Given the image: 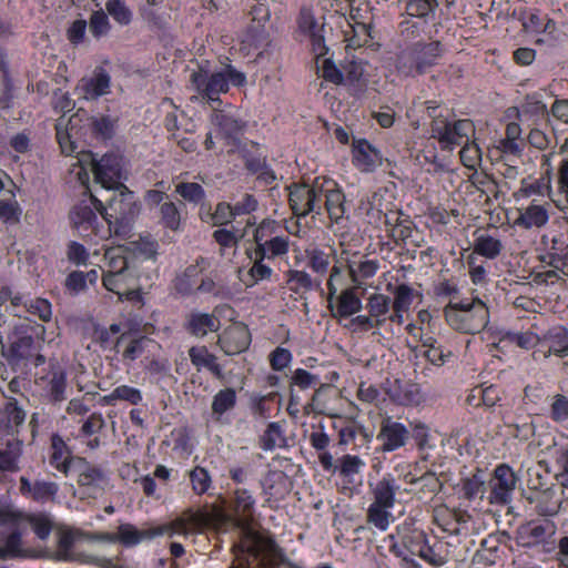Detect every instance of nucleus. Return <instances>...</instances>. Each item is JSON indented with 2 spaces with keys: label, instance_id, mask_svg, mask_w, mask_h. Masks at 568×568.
Masks as SVG:
<instances>
[{
  "label": "nucleus",
  "instance_id": "1",
  "mask_svg": "<svg viewBox=\"0 0 568 568\" xmlns=\"http://www.w3.org/2000/svg\"><path fill=\"white\" fill-rule=\"evenodd\" d=\"M227 508L245 537L235 549L232 568H266L274 559L277 548L274 541L251 529L256 513V499L252 491L239 487L233 490Z\"/></svg>",
  "mask_w": 568,
  "mask_h": 568
},
{
  "label": "nucleus",
  "instance_id": "2",
  "mask_svg": "<svg viewBox=\"0 0 568 568\" xmlns=\"http://www.w3.org/2000/svg\"><path fill=\"white\" fill-rule=\"evenodd\" d=\"M75 162L70 164L71 174H74L79 183L87 185L90 181V172L94 175V181L105 190L124 189L122 183V159L121 156L110 153L100 160L92 152H80L74 159Z\"/></svg>",
  "mask_w": 568,
  "mask_h": 568
},
{
  "label": "nucleus",
  "instance_id": "3",
  "mask_svg": "<svg viewBox=\"0 0 568 568\" xmlns=\"http://www.w3.org/2000/svg\"><path fill=\"white\" fill-rule=\"evenodd\" d=\"M201 516L189 510L173 521L158 527L139 529L132 524H121L116 537H108L109 542H120L125 547H133L144 540H151L159 536H187L201 526Z\"/></svg>",
  "mask_w": 568,
  "mask_h": 568
},
{
  "label": "nucleus",
  "instance_id": "4",
  "mask_svg": "<svg viewBox=\"0 0 568 568\" xmlns=\"http://www.w3.org/2000/svg\"><path fill=\"white\" fill-rule=\"evenodd\" d=\"M368 487L372 503L366 513L367 523L381 531H386L395 520L392 509L396 504V496L400 494V486L392 474L386 473L376 481H369Z\"/></svg>",
  "mask_w": 568,
  "mask_h": 568
},
{
  "label": "nucleus",
  "instance_id": "5",
  "mask_svg": "<svg viewBox=\"0 0 568 568\" xmlns=\"http://www.w3.org/2000/svg\"><path fill=\"white\" fill-rule=\"evenodd\" d=\"M191 82L202 98L217 102L220 94L229 91L230 84L243 87L246 83V77L231 64L219 71H211L205 63L192 73Z\"/></svg>",
  "mask_w": 568,
  "mask_h": 568
},
{
  "label": "nucleus",
  "instance_id": "6",
  "mask_svg": "<svg viewBox=\"0 0 568 568\" xmlns=\"http://www.w3.org/2000/svg\"><path fill=\"white\" fill-rule=\"evenodd\" d=\"M119 193L108 200L109 207L102 201L92 196L97 211L108 223V235L128 237L131 232V220L136 214L133 193L126 187L116 190Z\"/></svg>",
  "mask_w": 568,
  "mask_h": 568
},
{
  "label": "nucleus",
  "instance_id": "7",
  "mask_svg": "<svg viewBox=\"0 0 568 568\" xmlns=\"http://www.w3.org/2000/svg\"><path fill=\"white\" fill-rule=\"evenodd\" d=\"M444 314L449 326L463 333H478L484 329L489 322L488 307L486 303L478 297L450 302L445 307Z\"/></svg>",
  "mask_w": 568,
  "mask_h": 568
},
{
  "label": "nucleus",
  "instance_id": "8",
  "mask_svg": "<svg viewBox=\"0 0 568 568\" xmlns=\"http://www.w3.org/2000/svg\"><path fill=\"white\" fill-rule=\"evenodd\" d=\"M442 55L439 42L415 43L403 50L396 60L397 71L405 77L425 73Z\"/></svg>",
  "mask_w": 568,
  "mask_h": 568
},
{
  "label": "nucleus",
  "instance_id": "9",
  "mask_svg": "<svg viewBox=\"0 0 568 568\" xmlns=\"http://www.w3.org/2000/svg\"><path fill=\"white\" fill-rule=\"evenodd\" d=\"M432 138L436 139L444 151H453L456 146L469 142L475 136L476 129L468 119L449 121L436 116L430 125Z\"/></svg>",
  "mask_w": 568,
  "mask_h": 568
},
{
  "label": "nucleus",
  "instance_id": "10",
  "mask_svg": "<svg viewBox=\"0 0 568 568\" xmlns=\"http://www.w3.org/2000/svg\"><path fill=\"white\" fill-rule=\"evenodd\" d=\"M321 180L312 184H294L290 186V206L296 216L304 217L311 213L321 214Z\"/></svg>",
  "mask_w": 568,
  "mask_h": 568
},
{
  "label": "nucleus",
  "instance_id": "11",
  "mask_svg": "<svg viewBox=\"0 0 568 568\" xmlns=\"http://www.w3.org/2000/svg\"><path fill=\"white\" fill-rule=\"evenodd\" d=\"M9 348H3L2 353L10 364L19 365L24 362L26 365L30 363L34 366H39L44 363V356L38 353L32 336L28 335L26 331H22V327H17L9 336Z\"/></svg>",
  "mask_w": 568,
  "mask_h": 568
},
{
  "label": "nucleus",
  "instance_id": "12",
  "mask_svg": "<svg viewBox=\"0 0 568 568\" xmlns=\"http://www.w3.org/2000/svg\"><path fill=\"white\" fill-rule=\"evenodd\" d=\"M275 226V222L264 221L254 232L255 252L266 260L282 257L288 253V237L273 235Z\"/></svg>",
  "mask_w": 568,
  "mask_h": 568
},
{
  "label": "nucleus",
  "instance_id": "13",
  "mask_svg": "<svg viewBox=\"0 0 568 568\" xmlns=\"http://www.w3.org/2000/svg\"><path fill=\"white\" fill-rule=\"evenodd\" d=\"M518 216L514 221V225L525 230L541 229L549 222L550 204L531 200L527 205L520 204L517 207Z\"/></svg>",
  "mask_w": 568,
  "mask_h": 568
},
{
  "label": "nucleus",
  "instance_id": "14",
  "mask_svg": "<svg viewBox=\"0 0 568 568\" xmlns=\"http://www.w3.org/2000/svg\"><path fill=\"white\" fill-rule=\"evenodd\" d=\"M17 513L8 511L0 515V558L18 557L23 554L20 529L22 525L10 523V516Z\"/></svg>",
  "mask_w": 568,
  "mask_h": 568
},
{
  "label": "nucleus",
  "instance_id": "15",
  "mask_svg": "<svg viewBox=\"0 0 568 568\" xmlns=\"http://www.w3.org/2000/svg\"><path fill=\"white\" fill-rule=\"evenodd\" d=\"M321 209L323 203L332 221L338 222L345 216V195L337 183L332 179L321 180Z\"/></svg>",
  "mask_w": 568,
  "mask_h": 568
},
{
  "label": "nucleus",
  "instance_id": "16",
  "mask_svg": "<svg viewBox=\"0 0 568 568\" xmlns=\"http://www.w3.org/2000/svg\"><path fill=\"white\" fill-rule=\"evenodd\" d=\"M83 535L74 529H60L57 531V546L52 557L59 561H88L78 550Z\"/></svg>",
  "mask_w": 568,
  "mask_h": 568
},
{
  "label": "nucleus",
  "instance_id": "17",
  "mask_svg": "<svg viewBox=\"0 0 568 568\" xmlns=\"http://www.w3.org/2000/svg\"><path fill=\"white\" fill-rule=\"evenodd\" d=\"M111 77L102 69L94 70L92 75L82 78L75 87V93L84 100H98L110 93Z\"/></svg>",
  "mask_w": 568,
  "mask_h": 568
},
{
  "label": "nucleus",
  "instance_id": "18",
  "mask_svg": "<svg viewBox=\"0 0 568 568\" xmlns=\"http://www.w3.org/2000/svg\"><path fill=\"white\" fill-rule=\"evenodd\" d=\"M385 393L392 402L402 406H417L424 402L419 386L409 382L387 381Z\"/></svg>",
  "mask_w": 568,
  "mask_h": 568
},
{
  "label": "nucleus",
  "instance_id": "19",
  "mask_svg": "<svg viewBox=\"0 0 568 568\" xmlns=\"http://www.w3.org/2000/svg\"><path fill=\"white\" fill-rule=\"evenodd\" d=\"M516 481L517 478L509 466H497L494 478L490 480V501L495 504H507L515 490Z\"/></svg>",
  "mask_w": 568,
  "mask_h": 568
},
{
  "label": "nucleus",
  "instance_id": "20",
  "mask_svg": "<svg viewBox=\"0 0 568 568\" xmlns=\"http://www.w3.org/2000/svg\"><path fill=\"white\" fill-rule=\"evenodd\" d=\"M408 436L409 430L404 424L386 417L382 420L377 440L382 443L383 452H394L406 444Z\"/></svg>",
  "mask_w": 568,
  "mask_h": 568
},
{
  "label": "nucleus",
  "instance_id": "21",
  "mask_svg": "<svg viewBox=\"0 0 568 568\" xmlns=\"http://www.w3.org/2000/svg\"><path fill=\"white\" fill-rule=\"evenodd\" d=\"M353 163L362 172H373L382 165L383 156L378 149L365 139L353 140Z\"/></svg>",
  "mask_w": 568,
  "mask_h": 568
},
{
  "label": "nucleus",
  "instance_id": "22",
  "mask_svg": "<svg viewBox=\"0 0 568 568\" xmlns=\"http://www.w3.org/2000/svg\"><path fill=\"white\" fill-rule=\"evenodd\" d=\"M219 343L226 355L240 354L251 343L250 332L242 323H234L220 335Z\"/></svg>",
  "mask_w": 568,
  "mask_h": 568
},
{
  "label": "nucleus",
  "instance_id": "23",
  "mask_svg": "<svg viewBox=\"0 0 568 568\" xmlns=\"http://www.w3.org/2000/svg\"><path fill=\"white\" fill-rule=\"evenodd\" d=\"M548 264L551 268L544 273L546 282H554L561 276H568V244L557 239L552 240V246L548 253Z\"/></svg>",
  "mask_w": 568,
  "mask_h": 568
},
{
  "label": "nucleus",
  "instance_id": "24",
  "mask_svg": "<svg viewBox=\"0 0 568 568\" xmlns=\"http://www.w3.org/2000/svg\"><path fill=\"white\" fill-rule=\"evenodd\" d=\"M97 214L87 203L75 205L70 212L71 224L80 235L87 236L89 235L87 232L91 230L92 233L100 237H108V232L104 234L100 233L97 226Z\"/></svg>",
  "mask_w": 568,
  "mask_h": 568
},
{
  "label": "nucleus",
  "instance_id": "25",
  "mask_svg": "<svg viewBox=\"0 0 568 568\" xmlns=\"http://www.w3.org/2000/svg\"><path fill=\"white\" fill-rule=\"evenodd\" d=\"M10 523L16 525H29L38 538L44 540L47 539L53 528V519L49 514L45 513H34V514H21L17 513V515L10 516Z\"/></svg>",
  "mask_w": 568,
  "mask_h": 568
},
{
  "label": "nucleus",
  "instance_id": "26",
  "mask_svg": "<svg viewBox=\"0 0 568 568\" xmlns=\"http://www.w3.org/2000/svg\"><path fill=\"white\" fill-rule=\"evenodd\" d=\"M300 30L310 37L313 50L317 55L324 53L323 23L317 21L313 12L308 9H302L298 18Z\"/></svg>",
  "mask_w": 568,
  "mask_h": 568
},
{
  "label": "nucleus",
  "instance_id": "27",
  "mask_svg": "<svg viewBox=\"0 0 568 568\" xmlns=\"http://www.w3.org/2000/svg\"><path fill=\"white\" fill-rule=\"evenodd\" d=\"M74 469L78 476V484L88 488L89 494L103 488L105 476L99 468L88 464L82 458H78Z\"/></svg>",
  "mask_w": 568,
  "mask_h": 568
},
{
  "label": "nucleus",
  "instance_id": "28",
  "mask_svg": "<svg viewBox=\"0 0 568 568\" xmlns=\"http://www.w3.org/2000/svg\"><path fill=\"white\" fill-rule=\"evenodd\" d=\"M554 193L552 181L541 176L539 179H525L520 187L514 193L517 203L531 196H551Z\"/></svg>",
  "mask_w": 568,
  "mask_h": 568
},
{
  "label": "nucleus",
  "instance_id": "29",
  "mask_svg": "<svg viewBox=\"0 0 568 568\" xmlns=\"http://www.w3.org/2000/svg\"><path fill=\"white\" fill-rule=\"evenodd\" d=\"M20 483L22 494L29 495L34 500L42 503L53 500L59 490L58 484L53 481L36 480L32 484L27 478L22 477Z\"/></svg>",
  "mask_w": 568,
  "mask_h": 568
},
{
  "label": "nucleus",
  "instance_id": "30",
  "mask_svg": "<svg viewBox=\"0 0 568 568\" xmlns=\"http://www.w3.org/2000/svg\"><path fill=\"white\" fill-rule=\"evenodd\" d=\"M549 452L557 469L556 480L564 489L568 490V439L561 438L555 442Z\"/></svg>",
  "mask_w": 568,
  "mask_h": 568
},
{
  "label": "nucleus",
  "instance_id": "31",
  "mask_svg": "<svg viewBox=\"0 0 568 568\" xmlns=\"http://www.w3.org/2000/svg\"><path fill=\"white\" fill-rule=\"evenodd\" d=\"M161 346L153 339L140 336L130 338L122 352L123 359L135 361L143 355H154Z\"/></svg>",
  "mask_w": 568,
  "mask_h": 568
},
{
  "label": "nucleus",
  "instance_id": "32",
  "mask_svg": "<svg viewBox=\"0 0 568 568\" xmlns=\"http://www.w3.org/2000/svg\"><path fill=\"white\" fill-rule=\"evenodd\" d=\"M51 448L52 454L50 457V464L59 471L68 474L69 470L77 464V459L73 460L71 457L64 440L60 436L53 435L51 438Z\"/></svg>",
  "mask_w": 568,
  "mask_h": 568
},
{
  "label": "nucleus",
  "instance_id": "33",
  "mask_svg": "<svg viewBox=\"0 0 568 568\" xmlns=\"http://www.w3.org/2000/svg\"><path fill=\"white\" fill-rule=\"evenodd\" d=\"M261 485L266 501L283 499L288 491L287 478L281 471H270Z\"/></svg>",
  "mask_w": 568,
  "mask_h": 568
},
{
  "label": "nucleus",
  "instance_id": "34",
  "mask_svg": "<svg viewBox=\"0 0 568 568\" xmlns=\"http://www.w3.org/2000/svg\"><path fill=\"white\" fill-rule=\"evenodd\" d=\"M221 326L220 320L213 314L195 312L190 314L187 329L195 336H204L209 332H216Z\"/></svg>",
  "mask_w": 568,
  "mask_h": 568
},
{
  "label": "nucleus",
  "instance_id": "35",
  "mask_svg": "<svg viewBox=\"0 0 568 568\" xmlns=\"http://www.w3.org/2000/svg\"><path fill=\"white\" fill-rule=\"evenodd\" d=\"M365 466L366 463L359 456L347 454L338 458L335 470L345 481L352 484Z\"/></svg>",
  "mask_w": 568,
  "mask_h": 568
},
{
  "label": "nucleus",
  "instance_id": "36",
  "mask_svg": "<svg viewBox=\"0 0 568 568\" xmlns=\"http://www.w3.org/2000/svg\"><path fill=\"white\" fill-rule=\"evenodd\" d=\"M347 268L352 276L353 282L357 287L363 284V280L374 276L379 268L377 260H349L347 262Z\"/></svg>",
  "mask_w": 568,
  "mask_h": 568
},
{
  "label": "nucleus",
  "instance_id": "37",
  "mask_svg": "<svg viewBox=\"0 0 568 568\" xmlns=\"http://www.w3.org/2000/svg\"><path fill=\"white\" fill-rule=\"evenodd\" d=\"M503 250V243L498 237L483 233L476 236L474 241L475 256L480 255L488 260H495Z\"/></svg>",
  "mask_w": 568,
  "mask_h": 568
},
{
  "label": "nucleus",
  "instance_id": "38",
  "mask_svg": "<svg viewBox=\"0 0 568 568\" xmlns=\"http://www.w3.org/2000/svg\"><path fill=\"white\" fill-rule=\"evenodd\" d=\"M236 392L232 387L220 389L212 399L211 410L212 415L216 420H220L222 416L231 412L236 405Z\"/></svg>",
  "mask_w": 568,
  "mask_h": 568
},
{
  "label": "nucleus",
  "instance_id": "39",
  "mask_svg": "<svg viewBox=\"0 0 568 568\" xmlns=\"http://www.w3.org/2000/svg\"><path fill=\"white\" fill-rule=\"evenodd\" d=\"M422 348L423 355L427 358V361L436 366L446 364L453 356L452 351L444 348L432 336L422 338Z\"/></svg>",
  "mask_w": 568,
  "mask_h": 568
},
{
  "label": "nucleus",
  "instance_id": "40",
  "mask_svg": "<svg viewBox=\"0 0 568 568\" xmlns=\"http://www.w3.org/2000/svg\"><path fill=\"white\" fill-rule=\"evenodd\" d=\"M545 341L548 343L549 349L546 357L551 354L565 357L568 356V331L564 327H555L545 335Z\"/></svg>",
  "mask_w": 568,
  "mask_h": 568
},
{
  "label": "nucleus",
  "instance_id": "41",
  "mask_svg": "<svg viewBox=\"0 0 568 568\" xmlns=\"http://www.w3.org/2000/svg\"><path fill=\"white\" fill-rule=\"evenodd\" d=\"M104 258L106 268L104 274H120L121 272L130 271L126 251L123 246L109 247L105 250Z\"/></svg>",
  "mask_w": 568,
  "mask_h": 568
},
{
  "label": "nucleus",
  "instance_id": "42",
  "mask_svg": "<svg viewBox=\"0 0 568 568\" xmlns=\"http://www.w3.org/2000/svg\"><path fill=\"white\" fill-rule=\"evenodd\" d=\"M189 355L192 364L197 369L206 368L219 377L222 375V367L216 362V357L206 347H192L189 351Z\"/></svg>",
  "mask_w": 568,
  "mask_h": 568
},
{
  "label": "nucleus",
  "instance_id": "43",
  "mask_svg": "<svg viewBox=\"0 0 568 568\" xmlns=\"http://www.w3.org/2000/svg\"><path fill=\"white\" fill-rule=\"evenodd\" d=\"M366 307L377 326H383L392 307L390 298L384 294L375 293L369 296Z\"/></svg>",
  "mask_w": 568,
  "mask_h": 568
},
{
  "label": "nucleus",
  "instance_id": "44",
  "mask_svg": "<svg viewBox=\"0 0 568 568\" xmlns=\"http://www.w3.org/2000/svg\"><path fill=\"white\" fill-rule=\"evenodd\" d=\"M556 196L554 200L560 210H568V155L564 158L557 169Z\"/></svg>",
  "mask_w": 568,
  "mask_h": 568
},
{
  "label": "nucleus",
  "instance_id": "45",
  "mask_svg": "<svg viewBox=\"0 0 568 568\" xmlns=\"http://www.w3.org/2000/svg\"><path fill=\"white\" fill-rule=\"evenodd\" d=\"M21 455V443L18 439H9L4 447H0V470L17 471Z\"/></svg>",
  "mask_w": 568,
  "mask_h": 568
},
{
  "label": "nucleus",
  "instance_id": "46",
  "mask_svg": "<svg viewBox=\"0 0 568 568\" xmlns=\"http://www.w3.org/2000/svg\"><path fill=\"white\" fill-rule=\"evenodd\" d=\"M523 26L527 32L535 34L552 33L556 29L555 22L539 11L530 12L525 18Z\"/></svg>",
  "mask_w": 568,
  "mask_h": 568
},
{
  "label": "nucleus",
  "instance_id": "47",
  "mask_svg": "<svg viewBox=\"0 0 568 568\" xmlns=\"http://www.w3.org/2000/svg\"><path fill=\"white\" fill-rule=\"evenodd\" d=\"M362 310V301L356 295L354 288L345 290L341 293L336 305V315L349 317Z\"/></svg>",
  "mask_w": 568,
  "mask_h": 568
},
{
  "label": "nucleus",
  "instance_id": "48",
  "mask_svg": "<svg viewBox=\"0 0 568 568\" xmlns=\"http://www.w3.org/2000/svg\"><path fill=\"white\" fill-rule=\"evenodd\" d=\"M344 84L354 88L355 91H363L366 87L365 65L361 61H349L344 67Z\"/></svg>",
  "mask_w": 568,
  "mask_h": 568
},
{
  "label": "nucleus",
  "instance_id": "49",
  "mask_svg": "<svg viewBox=\"0 0 568 568\" xmlns=\"http://www.w3.org/2000/svg\"><path fill=\"white\" fill-rule=\"evenodd\" d=\"M102 283L108 291L122 298V292L134 285V278L131 271H126L120 274H103Z\"/></svg>",
  "mask_w": 568,
  "mask_h": 568
},
{
  "label": "nucleus",
  "instance_id": "50",
  "mask_svg": "<svg viewBox=\"0 0 568 568\" xmlns=\"http://www.w3.org/2000/svg\"><path fill=\"white\" fill-rule=\"evenodd\" d=\"M252 260L253 264L247 272L248 280H243L246 286H253L260 281L268 280L273 274L272 267L265 263L266 258L262 257L255 251Z\"/></svg>",
  "mask_w": 568,
  "mask_h": 568
},
{
  "label": "nucleus",
  "instance_id": "51",
  "mask_svg": "<svg viewBox=\"0 0 568 568\" xmlns=\"http://www.w3.org/2000/svg\"><path fill=\"white\" fill-rule=\"evenodd\" d=\"M212 122L220 128L225 136H234L242 130V123L230 112L215 111Z\"/></svg>",
  "mask_w": 568,
  "mask_h": 568
},
{
  "label": "nucleus",
  "instance_id": "52",
  "mask_svg": "<svg viewBox=\"0 0 568 568\" xmlns=\"http://www.w3.org/2000/svg\"><path fill=\"white\" fill-rule=\"evenodd\" d=\"M262 448L265 450H273L275 448H282L286 444L285 435L278 423L268 424L262 438Z\"/></svg>",
  "mask_w": 568,
  "mask_h": 568
},
{
  "label": "nucleus",
  "instance_id": "53",
  "mask_svg": "<svg viewBox=\"0 0 568 568\" xmlns=\"http://www.w3.org/2000/svg\"><path fill=\"white\" fill-rule=\"evenodd\" d=\"M371 27L372 23H349V28L352 29V36H348V32L345 31L346 42L348 48H359L369 42L372 39L371 36Z\"/></svg>",
  "mask_w": 568,
  "mask_h": 568
},
{
  "label": "nucleus",
  "instance_id": "54",
  "mask_svg": "<svg viewBox=\"0 0 568 568\" xmlns=\"http://www.w3.org/2000/svg\"><path fill=\"white\" fill-rule=\"evenodd\" d=\"M463 165L469 170H477L481 163V150L475 141V136L469 142H465L459 151Z\"/></svg>",
  "mask_w": 568,
  "mask_h": 568
},
{
  "label": "nucleus",
  "instance_id": "55",
  "mask_svg": "<svg viewBox=\"0 0 568 568\" xmlns=\"http://www.w3.org/2000/svg\"><path fill=\"white\" fill-rule=\"evenodd\" d=\"M21 207L14 194L0 200V221L6 224H17L20 221Z\"/></svg>",
  "mask_w": 568,
  "mask_h": 568
},
{
  "label": "nucleus",
  "instance_id": "56",
  "mask_svg": "<svg viewBox=\"0 0 568 568\" xmlns=\"http://www.w3.org/2000/svg\"><path fill=\"white\" fill-rule=\"evenodd\" d=\"M142 399L143 397L141 390L129 385L116 386L108 396H105V400L108 403L123 400L132 405H138L142 402Z\"/></svg>",
  "mask_w": 568,
  "mask_h": 568
},
{
  "label": "nucleus",
  "instance_id": "57",
  "mask_svg": "<svg viewBox=\"0 0 568 568\" xmlns=\"http://www.w3.org/2000/svg\"><path fill=\"white\" fill-rule=\"evenodd\" d=\"M144 369L158 378H164L170 375L171 364L168 358L154 355H146L142 361Z\"/></svg>",
  "mask_w": 568,
  "mask_h": 568
},
{
  "label": "nucleus",
  "instance_id": "58",
  "mask_svg": "<svg viewBox=\"0 0 568 568\" xmlns=\"http://www.w3.org/2000/svg\"><path fill=\"white\" fill-rule=\"evenodd\" d=\"M190 480L192 489L196 495H203L207 493L212 486V478L210 473L200 466H196L190 471Z\"/></svg>",
  "mask_w": 568,
  "mask_h": 568
},
{
  "label": "nucleus",
  "instance_id": "59",
  "mask_svg": "<svg viewBox=\"0 0 568 568\" xmlns=\"http://www.w3.org/2000/svg\"><path fill=\"white\" fill-rule=\"evenodd\" d=\"M105 9L113 20L121 26H128L132 20V12L122 0H108Z\"/></svg>",
  "mask_w": 568,
  "mask_h": 568
},
{
  "label": "nucleus",
  "instance_id": "60",
  "mask_svg": "<svg viewBox=\"0 0 568 568\" xmlns=\"http://www.w3.org/2000/svg\"><path fill=\"white\" fill-rule=\"evenodd\" d=\"M4 427L8 430H13L20 426L26 419V413L17 405L16 402H8L3 412L1 413Z\"/></svg>",
  "mask_w": 568,
  "mask_h": 568
},
{
  "label": "nucleus",
  "instance_id": "61",
  "mask_svg": "<svg viewBox=\"0 0 568 568\" xmlns=\"http://www.w3.org/2000/svg\"><path fill=\"white\" fill-rule=\"evenodd\" d=\"M394 302L392 308L396 311H408L414 298V291L407 284H400L393 291Z\"/></svg>",
  "mask_w": 568,
  "mask_h": 568
},
{
  "label": "nucleus",
  "instance_id": "62",
  "mask_svg": "<svg viewBox=\"0 0 568 568\" xmlns=\"http://www.w3.org/2000/svg\"><path fill=\"white\" fill-rule=\"evenodd\" d=\"M111 29L108 14L102 10L92 12L89 22V30L95 38L106 36Z\"/></svg>",
  "mask_w": 568,
  "mask_h": 568
},
{
  "label": "nucleus",
  "instance_id": "63",
  "mask_svg": "<svg viewBox=\"0 0 568 568\" xmlns=\"http://www.w3.org/2000/svg\"><path fill=\"white\" fill-rule=\"evenodd\" d=\"M308 258V266L317 274L324 275L331 264L329 254L320 248H312L306 251Z\"/></svg>",
  "mask_w": 568,
  "mask_h": 568
},
{
  "label": "nucleus",
  "instance_id": "64",
  "mask_svg": "<svg viewBox=\"0 0 568 568\" xmlns=\"http://www.w3.org/2000/svg\"><path fill=\"white\" fill-rule=\"evenodd\" d=\"M349 23H372L373 14L369 10L368 3L364 0H352L349 4Z\"/></svg>",
  "mask_w": 568,
  "mask_h": 568
}]
</instances>
